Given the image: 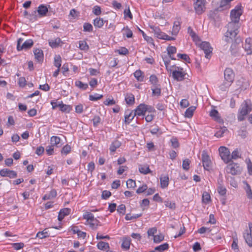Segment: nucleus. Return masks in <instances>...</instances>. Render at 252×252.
Instances as JSON below:
<instances>
[{
	"label": "nucleus",
	"mask_w": 252,
	"mask_h": 252,
	"mask_svg": "<svg viewBox=\"0 0 252 252\" xmlns=\"http://www.w3.org/2000/svg\"><path fill=\"white\" fill-rule=\"evenodd\" d=\"M195 109L196 107L194 106L189 107L185 113V116L189 118H191Z\"/></svg>",
	"instance_id": "nucleus-22"
},
{
	"label": "nucleus",
	"mask_w": 252,
	"mask_h": 252,
	"mask_svg": "<svg viewBox=\"0 0 252 252\" xmlns=\"http://www.w3.org/2000/svg\"><path fill=\"white\" fill-rule=\"evenodd\" d=\"M70 212V209L65 208L60 210L59 213L58 219L59 221H62L65 216L69 214Z\"/></svg>",
	"instance_id": "nucleus-16"
},
{
	"label": "nucleus",
	"mask_w": 252,
	"mask_h": 252,
	"mask_svg": "<svg viewBox=\"0 0 252 252\" xmlns=\"http://www.w3.org/2000/svg\"><path fill=\"white\" fill-rule=\"evenodd\" d=\"M232 249L234 250L235 252H239V250L238 246V240L235 239L233 240V243L231 245Z\"/></svg>",
	"instance_id": "nucleus-55"
},
{
	"label": "nucleus",
	"mask_w": 252,
	"mask_h": 252,
	"mask_svg": "<svg viewBox=\"0 0 252 252\" xmlns=\"http://www.w3.org/2000/svg\"><path fill=\"white\" fill-rule=\"evenodd\" d=\"M164 204L166 207H168L171 209H174L176 207L175 204L170 201H164Z\"/></svg>",
	"instance_id": "nucleus-61"
},
{
	"label": "nucleus",
	"mask_w": 252,
	"mask_h": 252,
	"mask_svg": "<svg viewBox=\"0 0 252 252\" xmlns=\"http://www.w3.org/2000/svg\"><path fill=\"white\" fill-rule=\"evenodd\" d=\"M164 239V236L160 234L159 235H157L154 236V242L156 243H159Z\"/></svg>",
	"instance_id": "nucleus-49"
},
{
	"label": "nucleus",
	"mask_w": 252,
	"mask_h": 252,
	"mask_svg": "<svg viewBox=\"0 0 252 252\" xmlns=\"http://www.w3.org/2000/svg\"><path fill=\"white\" fill-rule=\"evenodd\" d=\"M118 212H119L120 214H122L123 215H124L125 214L126 211V206L125 205L122 204L120 205L117 209Z\"/></svg>",
	"instance_id": "nucleus-60"
},
{
	"label": "nucleus",
	"mask_w": 252,
	"mask_h": 252,
	"mask_svg": "<svg viewBox=\"0 0 252 252\" xmlns=\"http://www.w3.org/2000/svg\"><path fill=\"white\" fill-rule=\"evenodd\" d=\"M252 104L250 100H247L244 101L242 104L241 108L239 110L238 115V120L239 121H242L245 119V116L252 111Z\"/></svg>",
	"instance_id": "nucleus-2"
},
{
	"label": "nucleus",
	"mask_w": 252,
	"mask_h": 252,
	"mask_svg": "<svg viewBox=\"0 0 252 252\" xmlns=\"http://www.w3.org/2000/svg\"><path fill=\"white\" fill-rule=\"evenodd\" d=\"M134 77L138 81H143L144 79L143 73L140 70H136L133 73Z\"/></svg>",
	"instance_id": "nucleus-25"
},
{
	"label": "nucleus",
	"mask_w": 252,
	"mask_h": 252,
	"mask_svg": "<svg viewBox=\"0 0 252 252\" xmlns=\"http://www.w3.org/2000/svg\"><path fill=\"white\" fill-rule=\"evenodd\" d=\"M24 246L23 243H15L12 244V247L15 250H19L22 249Z\"/></svg>",
	"instance_id": "nucleus-57"
},
{
	"label": "nucleus",
	"mask_w": 252,
	"mask_h": 252,
	"mask_svg": "<svg viewBox=\"0 0 252 252\" xmlns=\"http://www.w3.org/2000/svg\"><path fill=\"white\" fill-rule=\"evenodd\" d=\"M226 171L233 175H238L241 173L242 168L237 163H232L226 166Z\"/></svg>",
	"instance_id": "nucleus-3"
},
{
	"label": "nucleus",
	"mask_w": 252,
	"mask_h": 252,
	"mask_svg": "<svg viewBox=\"0 0 252 252\" xmlns=\"http://www.w3.org/2000/svg\"><path fill=\"white\" fill-rule=\"evenodd\" d=\"M160 186L163 189L167 187L169 184V178L168 176H164L160 178Z\"/></svg>",
	"instance_id": "nucleus-21"
},
{
	"label": "nucleus",
	"mask_w": 252,
	"mask_h": 252,
	"mask_svg": "<svg viewBox=\"0 0 252 252\" xmlns=\"http://www.w3.org/2000/svg\"><path fill=\"white\" fill-rule=\"evenodd\" d=\"M134 96L132 94L127 95L125 97L126 103L128 105H132L134 103Z\"/></svg>",
	"instance_id": "nucleus-31"
},
{
	"label": "nucleus",
	"mask_w": 252,
	"mask_h": 252,
	"mask_svg": "<svg viewBox=\"0 0 252 252\" xmlns=\"http://www.w3.org/2000/svg\"><path fill=\"white\" fill-rule=\"evenodd\" d=\"M177 57L189 63H190V58L187 54L179 53L177 54Z\"/></svg>",
	"instance_id": "nucleus-48"
},
{
	"label": "nucleus",
	"mask_w": 252,
	"mask_h": 252,
	"mask_svg": "<svg viewBox=\"0 0 252 252\" xmlns=\"http://www.w3.org/2000/svg\"><path fill=\"white\" fill-rule=\"evenodd\" d=\"M218 191L220 195L223 196L226 194V189L224 187L220 184L218 188Z\"/></svg>",
	"instance_id": "nucleus-47"
},
{
	"label": "nucleus",
	"mask_w": 252,
	"mask_h": 252,
	"mask_svg": "<svg viewBox=\"0 0 252 252\" xmlns=\"http://www.w3.org/2000/svg\"><path fill=\"white\" fill-rule=\"evenodd\" d=\"M150 81L154 86H156L158 82V78L155 75H152L150 77Z\"/></svg>",
	"instance_id": "nucleus-59"
},
{
	"label": "nucleus",
	"mask_w": 252,
	"mask_h": 252,
	"mask_svg": "<svg viewBox=\"0 0 252 252\" xmlns=\"http://www.w3.org/2000/svg\"><path fill=\"white\" fill-rule=\"evenodd\" d=\"M219 151L221 159L225 163H228L231 161L230 152L227 148L221 146L219 148Z\"/></svg>",
	"instance_id": "nucleus-5"
},
{
	"label": "nucleus",
	"mask_w": 252,
	"mask_h": 252,
	"mask_svg": "<svg viewBox=\"0 0 252 252\" xmlns=\"http://www.w3.org/2000/svg\"><path fill=\"white\" fill-rule=\"evenodd\" d=\"M177 48H167V55L172 60H175L176 59L173 57V55L176 52Z\"/></svg>",
	"instance_id": "nucleus-39"
},
{
	"label": "nucleus",
	"mask_w": 252,
	"mask_h": 252,
	"mask_svg": "<svg viewBox=\"0 0 252 252\" xmlns=\"http://www.w3.org/2000/svg\"><path fill=\"white\" fill-rule=\"evenodd\" d=\"M0 175L1 177H8L10 178H15L17 177V173L13 170L4 168L0 170Z\"/></svg>",
	"instance_id": "nucleus-11"
},
{
	"label": "nucleus",
	"mask_w": 252,
	"mask_h": 252,
	"mask_svg": "<svg viewBox=\"0 0 252 252\" xmlns=\"http://www.w3.org/2000/svg\"><path fill=\"white\" fill-rule=\"evenodd\" d=\"M250 230H246L243 233L246 243L250 247H252V224H249Z\"/></svg>",
	"instance_id": "nucleus-8"
},
{
	"label": "nucleus",
	"mask_w": 252,
	"mask_h": 252,
	"mask_svg": "<svg viewBox=\"0 0 252 252\" xmlns=\"http://www.w3.org/2000/svg\"><path fill=\"white\" fill-rule=\"evenodd\" d=\"M121 145V143L118 140H115L111 144L109 149L111 152H114L116 149L119 148Z\"/></svg>",
	"instance_id": "nucleus-20"
},
{
	"label": "nucleus",
	"mask_w": 252,
	"mask_h": 252,
	"mask_svg": "<svg viewBox=\"0 0 252 252\" xmlns=\"http://www.w3.org/2000/svg\"><path fill=\"white\" fill-rule=\"evenodd\" d=\"M224 80L233 82L234 79V74L230 68H226L224 71Z\"/></svg>",
	"instance_id": "nucleus-12"
},
{
	"label": "nucleus",
	"mask_w": 252,
	"mask_h": 252,
	"mask_svg": "<svg viewBox=\"0 0 252 252\" xmlns=\"http://www.w3.org/2000/svg\"><path fill=\"white\" fill-rule=\"evenodd\" d=\"M37 11L40 17L46 16L48 11L47 7L44 4H40L37 8Z\"/></svg>",
	"instance_id": "nucleus-17"
},
{
	"label": "nucleus",
	"mask_w": 252,
	"mask_h": 252,
	"mask_svg": "<svg viewBox=\"0 0 252 252\" xmlns=\"http://www.w3.org/2000/svg\"><path fill=\"white\" fill-rule=\"evenodd\" d=\"M213 48H200L201 50L204 52L205 54V57L207 59H210L211 57Z\"/></svg>",
	"instance_id": "nucleus-38"
},
{
	"label": "nucleus",
	"mask_w": 252,
	"mask_h": 252,
	"mask_svg": "<svg viewBox=\"0 0 252 252\" xmlns=\"http://www.w3.org/2000/svg\"><path fill=\"white\" fill-rule=\"evenodd\" d=\"M232 82L224 80L223 82L220 86V89L222 91H226L231 85Z\"/></svg>",
	"instance_id": "nucleus-29"
},
{
	"label": "nucleus",
	"mask_w": 252,
	"mask_h": 252,
	"mask_svg": "<svg viewBox=\"0 0 252 252\" xmlns=\"http://www.w3.org/2000/svg\"><path fill=\"white\" fill-rule=\"evenodd\" d=\"M195 45L199 47H211L209 42L207 41H202L199 37L196 35L195 33L191 32L190 33Z\"/></svg>",
	"instance_id": "nucleus-6"
},
{
	"label": "nucleus",
	"mask_w": 252,
	"mask_h": 252,
	"mask_svg": "<svg viewBox=\"0 0 252 252\" xmlns=\"http://www.w3.org/2000/svg\"><path fill=\"white\" fill-rule=\"evenodd\" d=\"M245 162L247 165L248 173L250 175H252V162L249 158H247L245 160Z\"/></svg>",
	"instance_id": "nucleus-42"
},
{
	"label": "nucleus",
	"mask_w": 252,
	"mask_h": 252,
	"mask_svg": "<svg viewBox=\"0 0 252 252\" xmlns=\"http://www.w3.org/2000/svg\"><path fill=\"white\" fill-rule=\"evenodd\" d=\"M236 35L235 37H233L232 39V41H227L226 39V33H225V40L226 42L228 43H231V47H236V46H240L242 44V40L240 37L237 36Z\"/></svg>",
	"instance_id": "nucleus-13"
},
{
	"label": "nucleus",
	"mask_w": 252,
	"mask_h": 252,
	"mask_svg": "<svg viewBox=\"0 0 252 252\" xmlns=\"http://www.w3.org/2000/svg\"><path fill=\"white\" fill-rule=\"evenodd\" d=\"M83 218L86 219L88 222L90 221L99 222L96 219L94 218V215L89 212H86L85 214L83 215Z\"/></svg>",
	"instance_id": "nucleus-18"
},
{
	"label": "nucleus",
	"mask_w": 252,
	"mask_h": 252,
	"mask_svg": "<svg viewBox=\"0 0 252 252\" xmlns=\"http://www.w3.org/2000/svg\"><path fill=\"white\" fill-rule=\"evenodd\" d=\"M168 248H169V245L167 243H164L163 244H162L161 245L156 247L155 248V250L156 251H158L160 252H161L162 251L167 250Z\"/></svg>",
	"instance_id": "nucleus-36"
},
{
	"label": "nucleus",
	"mask_w": 252,
	"mask_h": 252,
	"mask_svg": "<svg viewBox=\"0 0 252 252\" xmlns=\"http://www.w3.org/2000/svg\"><path fill=\"white\" fill-rule=\"evenodd\" d=\"M75 86L83 90H86L88 87V85L86 83H83L80 81H77L75 83Z\"/></svg>",
	"instance_id": "nucleus-35"
},
{
	"label": "nucleus",
	"mask_w": 252,
	"mask_h": 252,
	"mask_svg": "<svg viewBox=\"0 0 252 252\" xmlns=\"http://www.w3.org/2000/svg\"><path fill=\"white\" fill-rule=\"evenodd\" d=\"M131 240L129 238H124L122 247L126 250L129 249Z\"/></svg>",
	"instance_id": "nucleus-24"
},
{
	"label": "nucleus",
	"mask_w": 252,
	"mask_h": 252,
	"mask_svg": "<svg viewBox=\"0 0 252 252\" xmlns=\"http://www.w3.org/2000/svg\"><path fill=\"white\" fill-rule=\"evenodd\" d=\"M62 59L60 55H56L54 57V64L57 67L60 68L61 66Z\"/></svg>",
	"instance_id": "nucleus-33"
},
{
	"label": "nucleus",
	"mask_w": 252,
	"mask_h": 252,
	"mask_svg": "<svg viewBox=\"0 0 252 252\" xmlns=\"http://www.w3.org/2000/svg\"><path fill=\"white\" fill-rule=\"evenodd\" d=\"M238 135L240 136L242 138H246L247 134L246 128L244 127H241L238 131Z\"/></svg>",
	"instance_id": "nucleus-44"
},
{
	"label": "nucleus",
	"mask_w": 252,
	"mask_h": 252,
	"mask_svg": "<svg viewBox=\"0 0 252 252\" xmlns=\"http://www.w3.org/2000/svg\"><path fill=\"white\" fill-rule=\"evenodd\" d=\"M227 131V129L226 127L223 126L221 127V128L217 131L215 134V136L217 137L218 138L221 137L223 136L224 133Z\"/></svg>",
	"instance_id": "nucleus-32"
},
{
	"label": "nucleus",
	"mask_w": 252,
	"mask_h": 252,
	"mask_svg": "<svg viewBox=\"0 0 252 252\" xmlns=\"http://www.w3.org/2000/svg\"><path fill=\"white\" fill-rule=\"evenodd\" d=\"M84 31L90 32L93 31V26L90 23H86L83 26Z\"/></svg>",
	"instance_id": "nucleus-54"
},
{
	"label": "nucleus",
	"mask_w": 252,
	"mask_h": 252,
	"mask_svg": "<svg viewBox=\"0 0 252 252\" xmlns=\"http://www.w3.org/2000/svg\"><path fill=\"white\" fill-rule=\"evenodd\" d=\"M135 116H134V112L132 111L127 114H126L125 116V123L127 124H129L130 122L133 119Z\"/></svg>",
	"instance_id": "nucleus-28"
},
{
	"label": "nucleus",
	"mask_w": 252,
	"mask_h": 252,
	"mask_svg": "<svg viewBox=\"0 0 252 252\" xmlns=\"http://www.w3.org/2000/svg\"><path fill=\"white\" fill-rule=\"evenodd\" d=\"M246 184L247 187L246 191L248 195V197L250 199H251L252 198V191L251 189V188L247 182H246Z\"/></svg>",
	"instance_id": "nucleus-56"
},
{
	"label": "nucleus",
	"mask_w": 252,
	"mask_h": 252,
	"mask_svg": "<svg viewBox=\"0 0 252 252\" xmlns=\"http://www.w3.org/2000/svg\"><path fill=\"white\" fill-rule=\"evenodd\" d=\"M242 6L237 5L230 12L231 21L227 25V30L226 32V39L227 41H232L233 37L239 33L240 28L239 23L240 16L242 14Z\"/></svg>",
	"instance_id": "nucleus-1"
},
{
	"label": "nucleus",
	"mask_w": 252,
	"mask_h": 252,
	"mask_svg": "<svg viewBox=\"0 0 252 252\" xmlns=\"http://www.w3.org/2000/svg\"><path fill=\"white\" fill-rule=\"evenodd\" d=\"M194 7L198 14H201L204 10L205 0H194Z\"/></svg>",
	"instance_id": "nucleus-9"
},
{
	"label": "nucleus",
	"mask_w": 252,
	"mask_h": 252,
	"mask_svg": "<svg viewBox=\"0 0 252 252\" xmlns=\"http://www.w3.org/2000/svg\"><path fill=\"white\" fill-rule=\"evenodd\" d=\"M93 12L95 15H99L101 13L100 7L97 5L94 6Z\"/></svg>",
	"instance_id": "nucleus-63"
},
{
	"label": "nucleus",
	"mask_w": 252,
	"mask_h": 252,
	"mask_svg": "<svg viewBox=\"0 0 252 252\" xmlns=\"http://www.w3.org/2000/svg\"><path fill=\"white\" fill-rule=\"evenodd\" d=\"M190 160L189 159H186L183 161L182 167L185 170H189V168Z\"/></svg>",
	"instance_id": "nucleus-50"
},
{
	"label": "nucleus",
	"mask_w": 252,
	"mask_h": 252,
	"mask_svg": "<svg viewBox=\"0 0 252 252\" xmlns=\"http://www.w3.org/2000/svg\"><path fill=\"white\" fill-rule=\"evenodd\" d=\"M105 22L102 18H96L94 20V25L95 27L100 28L103 26Z\"/></svg>",
	"instance_id": "nucleus-23"
},
{
	"label": "nucleus",
	"mask_w": 252,
	"mask_h": 252,
	"mask_svg": "<svg viewBox=\"0 0 252 252\" xmlns=\"http://www.w3.org/2000/svg\"><path fill=\"white\" fill-rule=\"evenodd\" d=\"M115 52L118 53L121 55H126L128 53V51L127 48H120L115 50Z\"/></svg>",
	"instance_id": "nucleus-58"
},
{
	"label": "nucleus",
	"mask_w": 252,
	"mask_h": 252,
	"mask_svg": "<svg viewBox=\"0 0 252 252\" xmlns=\"http://www.w3.org/2000/svg\"><path fill=\"white\" fill-rule=\"evenodd\" d=\"M103 95L95 94L89 95V99L91 101H96L102 98Z\"/></svg>",
	"instance_id": "nucleus-45"
},
{
	"label": "nucleus",
	"mask_w": 252,
	"mask_h": 252,
	"mask_svg": "<svg viewBox=\"0 0 252 252\" xmlns=\"http://www.w3.org/2000/svg\"><path fill=\"white\" fill-rule=\"evenodd\" d=\"M50 141L51 145H53V146L55 145L59 147L58 144L60 143L61 139L58 136H53L51 137Z\"/></svg>",
	"instance_id": "nucleus-30"
},
{
	"label": "nucleus",
	"mask_w": 252,
	"mask_h": 252,
	"mask_svg": "<svg viewBox=\"0 0 252 252\" xmlns=\"http://www.w3.org/2000/svg\"><path fill=\"white\" fill-rule=\"evenodd\" d=\"M171 67H175V70L172 72V76L174 79L181 81L184 79L186 73L183 71V68L175 65H172Z\"/></svg>",
	"instance_id": "nucleus-4"
},
{
	"label": "nucleus",
	"mask_w": 252,
	"mask_h": 252,
	"mask_svg": "<svg viewBox=\"0 0 252 252\" xmlns=\"http://www.w3.org/2000/svg\"><path fill=\"white\" fill-rule=\"evenodd\" d=\"M49 45L52 47L57 46H63V43L60 38H57L55 40H52L49 42Z\"/></svg>",
	"instance_id": "nucleus-19"
},
{
	"label": "nucleus",
	"mask_w": 252,
	"mask_h": 252,
	"mask_svg": "<svg viewBox=\"0 0 252 252\" xmlns=\"http://www.w3.org/2000/svg\"><path fill=\"white\" fill-rule=\"evenodd\" d=\"M202 200L205 203H208L210 200V195L205 192L203 194Z\"/></svg>",
	"instance_id": "nucleus-64"
},
{
	"label": "nucleus",
	"mask_w": 252,
	"mask_h": 252,
	"mask_svg": "<svg viewBox=\"0 0 252 252\" xmlns=\"http://www.w3.org/2000/svg\"><path fill=\"white\" fill-rule=\"evenodd\" d=\"M172 146L174 148H177L179 146V142L176 138H172L171 139Z\"/></svg>",
	"instance_id": "nucleus-62"
},
{
	"label": "nucleus",
	"mask_w": 252,
	"mask_h": 252,
	"mask_svg": "<svg viewBox=\"0 0 252 252\" xmlns=\"http://www.w3.org/2000/svg\"><path fill=\"white\" fill-rule=\"evenodd\" d=\"M109 67H114L117 66L119 63V60L117 58H110L109 60Z\"/></svg>",
	"instance_id": "nucleus-46"
},
{
	"label": "nucleus",
	"mask_w": 252,
	"mask_h": 252,
	"mask_svg": "<svg viewBox=\"0 0 252 252\" xmlns=\"http://www.w3.org/2000/svg\"><path fill=\"white\" fill-rule=\"evenodd\" d=\"M123 31H124V35L126 36L127 38H130L132 36V32L127 27H124Z\"/></svg>",
	"instance_id": "nucleus-43"
},
{
	"label": "nucleus",
	"mask_w": 252,
	"mask_h": 252,
	"mask_svg": "<svg viewBox=\"0 0 252 252\" xmlns=\"http://www.w3.org/2000/svg\"><path fill=\"white\" fill-rule=\"evenodd\" d=\"M71 151V147L68 145H65L62 149L61 153L62 154L67 155Z\"/></svg>",
	"instance_id": "nucleus-51"
},
{
	"label": "nucleus",
	"mask_w": 252,
	"mask_h": 252,
	"mask_svg": "<svg viewBox=\"0 0 252 252\" xmlns=\"http://www.w3.org/2000/svg\"><path fill=\"white\" fill-rule=\"evenodd\" d=\"M139 172L143 174H147L148 173H149L151 172V170L149 169V167L147 165H144V166H140L139 167Z\"/></svg>",
	"instance_id": "nucleus-34"
},
{
	"label": "nucleus",
	"mask_w": 252,
	"mask_h": 252,
	"mask_svg": "<svg viewBox=\"0 0 252 252\" xmlns=\"http://www.w3.org/2000/svg\"><path fill=\"white\" fill-rule=\"evenodd\" d=\"M146 106L145 104H140L135 110L134 112V116H142L145 115L146 112Z\"/></svg>",
	"instance_id": "nucleus-14"
},
{
	"label": "nucleus",
	"mask_w": 252,
	"mask_h": 252,
	"mask_svg": "<svg viewBox=\"0 0 252 252\" xmlns=\"http://www.w3.org/2000/svg\"><path fill=\"white\" fill-rule=\"evenodd\" d=\"M152 94L154 95L159 96L161 94V89L160 87L156 86H154L152 88Z\"/></svg>",
	"instance_id": "nucleus-37"
},
{
	"label": "nucleus",
	"mask_w": 252,
	"mask_h": 252,
	"mask_svg": "<svg viewBox=\"0 0 252 252\" xmlns=\"http://www.w3.org/2000/svg\"><path fill=\"white\" fill-rule=\"evenodd\" d=\"M202 161L205 170L209 171L212 168V162L210 157L205 151L202 154Z\"/></svg>",
	"instance_id": "nucleus-7"
},
{
	"label": "nucleus",
	"mask_w": 252,
	"mask_h": 252,
	"mask_svg": "<svg viewBox=\"0 0 252 252\" xmlns=\"http://www.w3.org/2000/svg\"><path fill=\"white\" fill-rule=\"evenodd\" d=\"M230 158L231 160L232 159H236L238 158H240L239 152L237 149L232 152L231 155H230Z\"/></svg>",
	"instance_id": "nucleus-52"
},
{
	"label": "nucleus",
	"mask_w": 252,
	"mask_h": 252,
	"mask_svg": "<svg viewBox=\"0 0 252 252\" xmlns=\"http://www.w3.org/2000/svg\"><path fill=\"white\" fill-rule=\"evenodd\" d=\"M97 247L100 250H104L109 249V244L107 242L100 241L97 245Z\"/></svg>",
	"instance_id": "nucleus-27"
},
{
	"label": "nucleus",
	"mask_w": 252,
	"mask_h": 252,
	"mask_svg": "<svg viewBox=\"0 0 252 252\" xmlns=\"http://www.w3.org/2000/svg\"><path fill=\"white\" fill-rule=\"evenodd\" d=\"M35 59L37 62L41 63L43 60V51L40 48H35L33 51Z\"/></svg>",
	"instance_id": "nucleus-15"
},
{
	"label": "nucleus",
	"mask_w": 252,
	"mask_h": 252,
	"mask_svg": "<svg viewBox=\"0 0 252 252\" xmlns=\"http://www.w3.org/2000/svg\"><path fill=\"white\" fill-rule=\"evenodd\" d=\"M33 44L32 39L25 40L23 38H20L17 40V47H31Z\"/></svg>",
	"instance_id": "nucleus-10"
},
{
	"label": "nucleus",
	"mask_w": 252,
	"mask_h": 252,
	"mask_svg": "<svg viewBox=\"0 0 252 252\" xmlns=\"http://www.w3.org/2000/svg\"><path fill=\"white\" fill-rule=\"evenodd\" d=\"M59 107L60 108V110L64 112H69L72 109L71 106L63 103L59 104Z\"/></svg>",
	"instance_id": "nucleus-26"
},
{
	"label": "nucleus",
	"mask_w": 252,
	"mask_h": 252,
	"mask_svg": "<svg viewBox=\"0 0 252 252\" xmlns=\"http://www.w3.org/2000/svg\"><path fill=\"white\" fill-rule=\"evenodd\" d=\"M142 215V213L139 214H135L131 216L130 214H127L125 217V219L127 220H132L133 219H136L140 217Z\"/></svg>",
	"instance_id": "nucleus-41"
},
{
	"label": "nucleus",
	"mask_w": 252,
	"mask_h": 252,
	"mask_svg": "<svg viewBox=\"0 0 252 252\" xmlns=\"http://www.w3.org/2000/svg\"><path fill=\"white\" fill-rule=\"evenodd\" d=\"M126 186L128 188H134L136 187V183L132 179H128L126 182Z\"/></svg>",
	"instance_id": "nucleus-53"
},
{
	"label": "nucleus",
	"mask_w": 252,
	"mask_h": 252,
	"mask_svg": "<svg viewBox=\"0 0 252 252\" xmlns=\"http://www.w3.org/2000/svg\"><path fill=\"white\" fill-rule=\"evenodd\" d=\"M180 29V22H175L174 23L173 27V29H172V34L176 35L179 31Z\"/></svg>",
	"instance_id": "nucleus-40"
}]
</instances>
